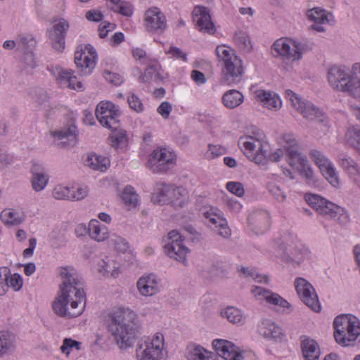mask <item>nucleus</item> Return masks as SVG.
<instances>
[{
	"mask_svg": "<svg viewBox=\"0 0 360 360\" xmlns=\"http://www.w3.org/2000/svg\"><path fill=\"white\" fill-rule=\"evenodd\" d=\"M122 199L129 210L136 208L139 205L138 194L131 186H127L124 188Z\"/></svg>",
	"mask_w": 360,
	"mask_h": 360,
	"instance_id": "ea45409f",
	"label": "nucleus"
},
{
	"mask_svg": "<svg viewBox=\"0 0 360 360\" xmlns=\"http://www.w3.org/2000/svg\"><path fill=\"white\" fill-rule=\"evenodd\" d=\"M189 360H217L216 354L205 349L201 346L191 349L187 354Z\"/></svg>",
	"mask_w": 360,
	"mask_h": 360,
	"instance_id": "e433bc0d",
	"label": "nucleus"
},
{
	"mask_svg": "<svg viewBox=\"0 0 360 360\" xmlns=\"http://www.w3.org/2000/svg\"><path fill=\"white\" fill-rule=\"evenodd\" d=\"M185 190L181 187H175L172 185V191L169 192L170 196L168 204H172L174 206L183 207L185 204V200L183 199Z\"/></svg>",
	"mask_w": 360,
	"mask_h": 360,
	"instance_id": "79ce46f5",
	"label": "nucleus"
},
{
	"mask_svg": "<svg viewBox=\"0 0 360 360\" xmlns=\"http://www.w3.org/2000/svg\"><path fill=\"white\" fill-rule=\"evenodd\" d=\"M221 315L230 323L237 326H243L246 323V316L239 309L234 307H228L221 310Z\"/></svg>",
	"mask_w": 360,
	"mask_h": 360,
	"instance_id": "7c9ffc66",
	"label": "nucleus"
},
{
	"mask_svg": "<svg viewBox=\"0 0 360 360\" xmlns=\"http://www.w3.org/2000/svg\"><path fill=\"white\" fill-rule=\"evenodd\" d=\"M70 24L64 18H59L53 22L52 26L47 30L48 37L53 48L62 52L65 47V37Z\"/></svg>",
	"mask_w": 360,
	"mask_h": 360,
	"instance_id": "4468645a",
	"label": "nucleus"
},
{
	"mask_svg": "<svg viewBox=\"0 0 360 360\" xmlns=\"http://www.w3.org/2000/svg\"><path fill=\"white\" fill-rule=\"evenodd\" d=\"M205 217L207 222L213 225L212 228L215 229V231L219 236L224 238H227L231 236V229L228 226L227 221L224 218L217 214L210 213V212L205 213Z\"/></svg>",
	"mask_w": 360,
	"mask_h": 360,
	"instance_id": "393cba45",
	"label": "nucleus"
},
{
	"mask_svg": "<svg viewBox=\"0 0 360 360\" xmlns=\"http://www.w3.org/2000/svg\"><path fill=\"white\" fill-rule=\"evenodd\" d=\"M301 347L304 360H319L321 351L314 340L304 338L302 340Z\"/></svg>",
	"mask_w": 360,
	"mask_h": 360,
	"instance_id": "a878e982",
	"label": "nucleus"
},
{
	"mask_svg": "<svg viewBox=\"0 0 360 360\" xmlns=\"http://www.w3.org/2000/svg\"><path fill=\"white\" fill-rule=\"evenodd\" d=\"M305 200L311 207L327 219H336L342 215L343 210L340 207L318 195H306Z\"/></svg>",
	"mask_w": 360,
	"mask_h": 360,
	"instance_id": "9d476101",
	"label": "nucleus"
},
{
	"mask_svg": "<svg viewBox=\"0 0 360 360\" xmlns=\"http://www.w3.org/2000/svg\"><path fill=\"white\" fill-rule=\"evenodd\" d=\"M294 167L299 172L300 174L304 178L307 184L314 185L316 183L314 172L310 167L307 159Z\"/></svg>",
	"mask_w": 360,
	"mask_h": 360,
	"instance_id": "58836bf2",
	"label": "nucleus"
},
{
	"mask_svg": "<svg viewBox=\"0 0 360 360\" xmlns=\"http://www.w3.org/2000/svg\"><path fill=\"white\" fill-rule=\"evenodd\" d=\"M51 72L61 87H68L77 91H82L83 89V84L82 82H77V86H75L74 83H72V81L76 80V76L73 75L72 70L56 67L52 68Z\"/></svg>",
	"mask_w": 360,
	"mask_h": 360,
	"instance_id": "6ab92c4d",
	"label": "nucleus"
},
{
	"mask_svg": "<svg viewBox=\"0 0 360 360\" xmlns=\"http://www.w3.org/2000/svg\"><path fill=\"white\" fill-rule=\"evenodd\" d=\"M31 184L33 190L36 192L44 190L49 179L45 169L39 164H34L31 169Z\"/></svg>",
	"mask_w": 360,
	"mask_h": 360,
	"instance_id": "b1692460",
	"label": "nucleus"
},
{
	"mask_svg": "<svg viewBox=\"0 0 360 360\" xmlns=\"http://www.w3.org/2000/svg\"><path fill=\"white\" fill-rule=\"evenodd\" d=\"M98 271L103 276L116 277L119 274L118 267H116L113 261L101 260L99 263Z\"/></svg>",
	"mask_w": 360,
	"mask_h": 360,
	"instance_id": "c03bdc74",
	"label": "nucleus"
},
{
	"mask_svg": "<svg viewBox=\"0 0 360 360\" xmlns=\"http://www.w3.org/2000/svg\"><path fill=\"white\" fill-rule=\"evenodd\" d=\"M164 240L165 242L164 245L165 252L170 258L186 265V255L188 252V248L184 244V239L181 234L177 231L172 230L168 233Z\"/></svg>",
	"mask_w": 360,
	"mask_h": 360,
	"instance_id": "0eeeda50",
	"label": "nucleus"
},
{
	"mask_svg": "<svg viewBox=\"0 0 360 360\" xmlns=\"http://www.w3.org/2000/svg\"><path fill=\"white\" fill-rule=\"evenodd\" d=\"M267 189L276 200L279 202H283L285 200L286 196L284 191L274 183L268 184Z\"/></svg>",
	"mask_w": 360,
	"mask_h": 360,
	"instance_id": "bf43d9fd",
	"label": "nucleus"
},
{
	"mask_svg": "<svg viewBox=\"0 0 360 360\" xmlns=\"http://www.w3.org/2000/svg\"><path fill=\"white\" fill-rule=\"evenodd\" d=\"M240 271L246 278H252L258 283H267L269 282V278L266 276L258 274L254 269L242 267Z\"/></svg>",
	"mask_w": 360,
	"mask_h": 360,
	"instance_id": "8fccbe9b",
	"label": "nucleus"
},
{
	"mask_svg": "<svg viewBox=\"0 0 360 360\" xmlns=\"http://www.w3.org/2000/svg\"><path fill=\"white\" fill-rule=\"evenodd\" d=\"M7 284V290H8V288L11 287L13 289L14 291H18L20 290L23 284V280L22 276L18 274L15 273L13 275H10L8 276Z\"/></svg>",
	"mask_w": 360,
	"mask_h": 360,
	"instance_id": "4d7b16f0",
	"label": "nucleus"
},
{
	"mask_svg": "<svg viewBox=\"0 0 360 360\" xmlns=\"http://www.w3.org/2000/svg\"><path fill=\"white\" fill-rule=\"evenodd\" d=\"M307 15L309 20L316 23H326L329 22L328 18V13L319 8L309 10Z\"/></svg>",
	"mask_w": 360,
	"mask_h": 360,
	"instance_id": "37998d69",
	"label": "nucleus"
},
{
	"mask_svg": "<svg viewBox=\"0 0 360 360\" xmlns=\"http://www.w3.org/2000/svg\"><path fill=\"white\" fill-rule=\"evenodd\" d=\"M85 165L94 170L105 172L110 165L108 158L96 154H89L84 161Z\"/></svg>",
	"mask_w": 360,
	"mask_h": 360,
	"instance_id": "473e14b6",
	"label": "nucleus"
},
{
	"mask_svg": "<svg viewBox=\"0 0 360 360\" xmlns=\"http://www.w3.org/2000/svg\"><path fill=\"white\" fill-rule=\"evenodd\" d=\"M295 287L302 302L315 312L321 309L318 296L311 284L303 278H297Z\"/></svg>",
	"mask_w": 360,
	"mask_h": 360,
	"instance_id": "f8f14e48",
	"label": "nucleus"
},
{
	"mask_svg": "<svg viewBox=\"0 0 360 360\" xmlns=\"http://www.w3.org/2000/svg\"><path fill=\"white\" fill-rule=\"evenodd\" d=\"M16 347V337L10 332L0 333V356L13 352Z\"/></svg>",
	"mask_w": 360,
	"mask_h": 360,
	"instance_id": "2f4dec72",
	"label": "nucleus"
},
{
	"mask_svg": "<svg viewBox=\"0 0 360 360\" xmlns=\"http://www.w3.org/2000/svg\"><path fill=\"white\" fill-rule=\"evenodd\" d=\"M114 132L111 136L112 138V146L113 147H119L121 144H123L126 141V131L122 129H117L112 130Z\"/></svg>",
	"mask_w": 360,
	"mask_h": 360,
	"instance_id": "052dcab7",
	"label": "nucleus"
},
{
	"mask_svg": "<svg viewBox=\"0 0 360 360\" xmlns=\"http://www.w3.org/2000/svg\"><path fill=\"white\" fill-rule=\"evenodd\" d=\"M52 194L53 198L57 200H70L71 187L58 185L53 190Z\"/></svg>",
	"mask_w": 360,
	"mask_h": 360,
	"instance_id": "864d4df0",
	"label": "nucleus"
},
{
	"mask_svg": "<svg viewBox=\"0 0 360 360\" xmlns=\"http://www.w3.org/2000/svg\"><path fill=\"white\" fill-rule=\"evenodd\" d=\"M234 41L236 46L243 51L249 52L252 49L250 40L248 34L243 32L239 31L236 32Z\"/></svg>",
	"mask_w": 360,
	"mask_h": 360,
	"instance_id": "a18cd8bd",
	"label": "nucleus"
},
{
	"mask_svg": "<svg viewBox=\"0 0 360 360\" xmlns=\"http://www.w3.org/2000/svg\"><path fill=\"white\" fill-rule=\"evenodd\" d=\"M193 20L199 31L209 34L216 32L208 9L205 6H198L193 11Z\"/></svg>",
	"mask_w": 360,
	"mask_h": 360,
	"instance_id": "dca6fc26",
	"label": "nucleus"
},
{
	"mask_svg": "<svg viewBox=\"0 0 360 360\" xmlns=\"http://www.w3.org/2000/svg\"><path fill=\"white\" fill-rule=\"evenodd\" d=\"M226 187L229 192L238 197L243 196L245 193L244 187L240 182L230 181L226 184Z\"/></svg>",
	"mask_w": 360,
	"mask_h": 360,
	"instance_id": "e2e57ef3",
	"label": "nucleus"
},
{
	"mask_svg": "<svg viewBox=\"0 0 360 360\" xmlns=\"http://www.w3.org/2000/svg\"><path fill=\"white\" fill-rule=\"evenodd\" d=\"M59 274L62 283L60 292L53 302V311L61 317L78 316L84 311L86 303L82 281L73 269L67 267H60Z\"/></svg>",
	"mask_w": 360,
	"mask_h": 360,
	"instance_id": "f257e3e1",
	"label": "nucleus"
},
{
	"mask_svg": "<svg viewBox=\"0 0 360 360\" xmlns=\"http://www.w3.org/2000/svg\"><path fill=\"white\" fill-rule=\"evenodd\" d=\"M1 221L5 224L17 226L24 221V217L20 213L13 209L6 208L0 214Z\"/></svg>",
	"mask_w": 360,
	"mask_h": 360,
	"instance_id": "c9c22d12",
	"label": "nucleus"
},
{
	"mask_svg": "<svg viewBox=\"0 0 360 360\" xmlns=\"http://www.w3.org/2000/svg\"><path fill=\"white\" fill-rule=\"evenodd\" d=\"M243 99L244 96L240 91L231 89L224 93L222 96V103L227 108L233 109L239 106Z\"/></svg>",
	"mask_w": 360,
	"mask_h": 360,
	"instance_id": "f704fd0d",
	"label": "nucleus"
},
{
	"mask_svg": "<svg viewBox=\"0 0 360 360\" xmlns=\"http://www.w3.org/2000/svg\"><path fill=\"white\" fill-rule=\"evenodd\" d=\"M103 77L108 82L116 86L120 85L123 82V78L120 75L108 70L104 71Z\"/></svg>",
	"mask_w": 360,
	"mask_h": 360,
	"instance_id": "0e129e2a",
	"label": "nucleus"
},
{
	"mask_svg": "<svg viewBox=\"0 0 360 360\" xmlns=\"http://www.w3.org/2000/svg\"><path fill=\"white\" fill-rule=\"evenodd\" d=\"M11 270L6 266L0 267V295H4L7 292V284Z\"/></svg>",
	"mask_w": 360,
	"mask_h": 360,
	"instance_id": "6e6d98bb",
	"label": "nucleus"
},
{
	"mask_svg": "<svg viewBox=\"0 0 360 360\" xmlns=\"http://www.w3.org/2000/svg\"><path fill=\"white\" fill-rule=\"evenodd\" d=\"M50 133L51 136L58 140L66 139L70 141H75L77 136V127L73 124H70L67 127H64L61 129L51 131Z\"/></svg>",
	"mask_w": 360,
	"mask_h": 360,
	"instance_id": "4c0bfd02",
	"label": "nucleus"
},
{
	"mask_svg": "<svg viewBox=\"0 0 360 360\" xmlns=\"http://www.w3.org/2000/svg\"><path fill=\"white\" fill-rule=\"evenodd\" d=\"M112 10L121 13L124 16H131L133 13L132 5L127 1H122L116 8H112Z\"/></svg>",
	"mask_w": 360,
	"mask_h": 360,
	"instance_id": "69168bd1",
	"label": "nucleus"
},
{
	"mask_svg": "<svg viewBox=\"0 0 360 360\" xmlns=\"http://www.w3.org/2000/svg\"><path fill=\"white\" fill-rule=\"evenodd\" d=\"M249 226L256 234L264 233L270 226V215L267 211L258 210L248 218Z\"/></svg>",
	"mask_w": 360,
	"mask_h": 360,
	"instance_id": "412c9836",
	"label": "nucleus"
},
{
	"mask_svg": "<svg viewBox=\"0 0 360 360\" xmlns=\"http://www.w3.org/2000/svg\"><path fill=\"white\" fill-rule=\"evenodd\" d=\"M286 96L290 101L292 105L302 113L307 119L323 123L326 116L318 108H316L311 103L302 101L292 91H286Z\"/></svg>",
	"mask_w": 360,
	"mask_h": 360,
	"instance_id": "1a4fd4ad",
	"label": "nucleus"
},
{
	"mask_svg": "<svg viewBox=\"0 0 360 360\" xmlns=\"http://www.w3.org/2000/svg\"><path fill=\"white\" fill-rule=\"evenodd\" d=\"M258 330L260 335L272 340L280 339L283 335L281 328L268 319L261 322Z\"/></svg>",
	"mask_w": 360,
	"mask_h": 360,
	"instance_id": "cd10ccee",
	"label": "nucleus"
},
{
	"mask_svg": "<svg viewBox=\"0 0 360 360\" xmlns=\"http://www.w3.org/2000/svg\"><path fill=\"white\" fill-rule=\"evenodd\" d=\"M107 324L108 332L121 349L134 345L141 328L138 315L124 307L115 308L108 314Z\"/></svg>",
	"mask_w": 360,
	"mask_h": 360,
	"instance_id": "f03ea898",
	"label": "nucleus"
},
{
	"mask_svg": "<svg viewBox=\"0 0 360 360\" xmlns=\"http://www.w3.org/2000/svg\"><path fill=\"white\" fill-rule=\"evenodd\" d=\"M163 346L164 337L161 333H156L152 340L149 338H142L136 350V357L138 360H160Z\"/></svg>",
	"mask_w": 360,
	"mask_h": 360,
	"instance_id": "423d86ee",
	"label": "nucleus"
},
{
	"mask_svg": "<svg viewBox=\"0 0 360 360\" xmlns=\"http://www.w3.org/2000/svg\"><path fill=\"white\" fill-rule=\"evenodd\" d=\"M110 240L115 248L119 252H124L129 248V243L121 236L113 234L110 236Z\"/></svg>",
	"mask_w": 360,
	"mask_h": 360,
	"instance_id": "13d9d810",
	"label": "nucleus"
},
{
	"mask_svg": "<svg viewBox=\"0 0 360 360\" xmlns=\"http://www.w3.org/2000/svg\"><path fill=\"white\" fill-rule=\"evenodd\" d=\"M255 96L263 105L269 109L278 110L281 107L280 98L275 94L264 90H258L255 92Z\"/></svg>",
	"mask_w": 360,
	"mask_h": 360,
	"instance_id": "bb28decb",
	"label": "nucleus"
},
{
	"mask_svg": "<svg viewBox=\"0 0 360 360\" xmlns=\"http://www.w3.org/2000/svg\"><path fill=\"white\" fill-rule=\"evenodd\" d=\"M340 165L350 175H356L358 173L356 163L350 157L345 155H341L340 157Z\"/></svg>",
	"mask_w": 360,
	"mask_h": 360,
	"instance_id": "de8ad7c7",
	"label": "nucleus"
},
{
	"mask_svg": "<svg viewBox=\"0 0 360 360\" xmlns=\"http://www.w3.org/2000/svg\"><path fill=\"white\" fill-rule=\"evenodd\" d=\"M89 53L90 57L79 51H76L75 53V63L78 68L81 69L80 72L82 75H90L96 64V51L90 50Z\"/></svg>",
	"mask_w": 360,
	"mask_h": 360,
	"instance_id": "5701e85b",
	"label": "nucleus"
},
{
	"mask_svg": "<svg viewBox=\"0 0 360 360\" xmlns=\"http://www.w3.org/2000/svg\"><path fill=\"white\" fill-rule=\"evenodd\" d=\"M137 288L143 296H153L160 291V287L155 274L141 276L137 281Z\"/></svg>",
	"mask_w": 360,
	"mask_h": 360,
	"instance_id": "4be33fe9",
	"label": "nucleus"
},
{
	"mask_svg": "<svg viewBox=\"0 0 360 360\" xmlns=\"http://www.w3.org/2000/svg\"><path fill=\"white\" fill-rule=\"evenodd\" d=\"M348 143L360 153V128L352 127L346 133Z\"/></svg>",
	"mask_w": 360,
	"mask_h": 360,
	"instance_id": "a19ab883",
	"label": "nucleus"
},
{
	"mask_svg": "<svg viewBox=\"0 0 360 360\" xmlns=\"http://www.w3.org/2000/svg\"><path fill=\"white\" fill-rule=\"evenodd\" d=\"M176 155L167 148H161L153 150L149 159L154 172L165 173L175 165Z\"/></svg>",
	"mask_w": 360,
	"mask_h": 360,
	"instance_id": "ddd939ff",
	"label": "nucleus"
},
{
	"mask_svg": "<svg viewBox=\"0 0 360 360\" xmlns=\"http://www.w3.org/2000/svg\"><path fill=\"white\" fill-rule=\"evenodd\" d=\"M287 261L291 263L300 264L304 257L306 252L300 248H290L286 251Z\"/></svg>",
	"mask_w": 360,
	"mask_h": 360,
	"instance_id": "603ef678",
	"label": "nucleus"
},
{
	"mask_svg": "<svg viewBox=\"0 0 360 360\" xmlns=\"http://www.w3.org/2000/svg\"><path fill=\"white\" fill-rule=\"evenodd\" d=\"M89 193V189L87 186L82 187H71V197L70 200H81L87 196Z\"/></svg>",
	"mask_w": 360,
	"mask_h": 360,
	"instance_id": "680f3d73",
	"label": "nucleus"
},
{
	"mask_svg": "<svg viewBox=\"0 0 360 360\" xmlns=\"http://www.w3.org/2000/svg\"><path fill=\"white\" fill-rule=\"evenodd\" d=\"M293 47V60H300L302 57V54L311 49V46L304 41H292Z\"/></svg>",
	"mask_w": 360,
	"mask_h": 360,
	"instance_id": "3c124183",
	"label": "nucleus"
},
{
	"mask_svg": "<svg viewBox=\"0 0 360 360\" xmlns=\"http://www.w3.org/2000/svg\"><path fill=\"white\" fill-rule=\"evenodd\" d=\"M128 103L129 107L137 112H141L143 110V104L141 100L135 94H131L128 97Z\"/></svg>",
	"mask_w": 360,
	"mask_h": 360,
	"instance_id": "338daca9",
	"label": "nucleus"
},
{
	"mask_svg": "<svg viewBox=\"0 0 360 360\" xmlns=\"http://www.w3.org/2000/svg\"><path fill=\"white\" fill-rule=\"evenodd\" d=\"M218 58L224 62L222 80L228 85L236 84L242 79L244 72L242 60L234 54L233 50L224 45L216 49Z\"/></svg>",
	"mask_w": 360,
	"mask_h": 360,
	"instance_id": "39448f33",
	"label": "nucleus"
},
{
	"mask_svg": "<svg viewBox=\"0 0 360 360\" xmlns=\"http://www.w3.org/2000/svg\"><path fill=\"white\" fill-rule=\"evenodd\" d=\"M172 110V105L167 101H164L158 106L157 111L163 118L167 119L169 117Z\"/></svg>",
	"mask_w": 360,
	"mask_h": 360,
	"instance_id": "774afa93",
	"label": "nucleus"
},
{
	"mask_svg": "<svg viewBox=\"0 0 360 360\" xmlns=\"http://www.w3.org/2000/svg\"><path fill=\"white\" fill-rule=\"evenodd\" d=\"M265 135L261 130H256L252 132L251 135L243 136L239 140V144L255 155L257 162H261L265 158V151L263 150Z\"/></svg>",
	"mask_w": 360,
	"mask_h": 360,
	"instance_id": "9b49d317",
	"label": "nucleus"
},
{
	"mask_svg": "<svg viewBox=\"0 0 360 360\" xmlns=\"http://www.w3.org/2000/svg\"><path fill=\"white\" fill-rule=\"evenodd\" d=\"M334 338L343 347L360 342V321L350 314L338 316L333 321Z\"/></svg>",
	"mask_w": 360,
	"mask_h": 360,
	"instance_id": "20e7f679",
	"label": "nucleus"
},
{
	"mask_svg": "<svg viewBox=\"0 0 360 360\" xmlns=\"http://www.w3.org/2000/svg\"><path fill=\"white\" fill-rule=\"evenodd\" d=\"M284 147L288 158V164L294 167L307 160V158L299 150V144L292 134H285L283 136Z\"/></svg>",
	"mask_w": 360,
	"mask_h": 360,
	"instance_id": "f3484780",
	"label": "nucleus"
},
{
	"mask_svg": "<svg viewBox=\"0 0 360 360\" xmlns=\"http://www.w3.org/2000/svg\"><path fill=\"white\" fill-rule=\"evenodd\" d=\"M309 155L314 163L318 166L320 171L324 167H328L332 162L323 154L322 152L316 149L310 150Z\"/></svg>",
	"mask_w": 360,
	"mask_h": 360,
	"instance_id": "49530a36",
	"label": "nucleus"
},
{
	"mask_svg": "<svg viewBox=\"0 0 360 360\" xmlns=\"http://www.w3.org/2000/svg\"><path fill=\"white\" fill-rule=\"evenodd\" d=\"M321 172L324 177L333 186L336 188L338 187V175L332 163L329 165L328 167H324L322 170H321Z\"/></svg>",
	"mask_w": 360,
	"mask_h": 360,
	"instance_id": "09e8293b",
	"label": "nucleus"
},
{
	"mask_svg": "<svg viewBox=\"0 0 360 360\" xmlns=\"http://www.w3.org/2000/svg\"><path fill=\"white\" fill-rule=\"evenodd\" d=\"M144 27L150 33L162 34L167 28L164 13L157 7L148 8L145 13Z\"/></svg>",
	"mask_w": 360,
	"mask_h": 360,
	"instance_id": "2eb2a0df",
	"label": "nucleus"
},
{
	"mask_svg": "<svg viewBox=\"0 0 360 360\" xmlns=\"http://www.w3.org/2000/svg\"><path fill=\"white\" fill-rule=\"evenodd\" d=\"M172 191V185L165 183L156 184L155 193L152 196V200L155 203H168L170 196L169 192Z\"/></svg>",
	"mask_w": 360,
	"mask_h": 360,
	"instance_id": "72a5a7b5",
	"label": "nucleus"
},
{
	"mask_svg": "<svg viewBox=\"0 0 360 360\" xmlns=\"http://www.w3.org/2000/svg\"><path fill=\"white\" fill-rule=\"evenodd\" d=\"M89 237L97 241L102 242L108 238L109 233L106 226L96 219H91L89 224Z\"/></svg>",
	"mask_w": 360,
	"mask_h": 360,
	"instance_id": "c756f323",
	"label": "nucleus"
},
{
	"mask_svg": "<svg viewBox=\"0 0 360 360\" xmlns=\"http://www.w3.org/2000/svg\"><path fill=\"white\" fill-rule=\"evenodd\" d=\"M251 292L258 300H264L269 304L280 306L283 308H290L291 307L287 300L281 297L278 294L272 292L269 290H266L259 286H253Z\"/></svg>",
	"mask_w": 360,
	"mask_h": 360,
	"instance_id": "aec40b11",
	"label": "nucleus"
},
{
	"mask_svg": "<svg viewBox=\"0 0 360 360\" xmlns=\"http://www.w3.org/2000/svg\"><path fill=\"white\" fill-rule=\"evenodd\" d=\"M82 342L72 340L71 338H65L63 341V345L60 347L62 353L65 354L68 356L70 352L75 348L79 351L81 349Z\"/></svg>",
	"mask_w": 360,
	"mask_h": 360,
	"instance_id": "5fc2aeb1",
	"label": "nucleus"
},
{
	"mask_svg": "<svg viewBox=\"0 0 360 360\" xmlns=\"http://www.w3.org/2000/svg\"><path fill=\"white\" fill-rule=\"evenodd\" d=\"M328 79L333 89L360 100V63L352 66V74L345 65H334L328 71Z\"/></svg>",
	"mask_w": 360,
	"mask_h": 360,
	"instance_id": "7ed1b4c3",
	"label": "nucleus"
},
{
	"mask_svg": "<svg viewBox=\"0 0 360 360\" xmlns=\"http://www.w3.org/2000/svg\"><path fill=\"white\" fill-rule=\"evenodd\" d=\"M212 345L217 354L225 360L243 359V356L238 348L230 341L217 339L212 342Z\"/></svg>",
	"mask_w": 360,
	"mask_h": 360,
	"instance_id": "a211bd4d",
	"label": "nucleus"
},
{
	"mask_svg": "<svg viewBox=\"0 0 360 360\" xmlns=\"http://www.w3.org/2000/svg\"><path fill=\"white\" fill-rule=\"evenodd\" d=\"M97 120L106 128L116 130L120 128L119 117L120 112L115 104L111 102H101L96 108L95 112Z\"/></svg>",
	"mask_w": 360,
	"mask_h": 360,
	"instance_id": "6e6552de",
	"label": "nucleus"
},
{
	"mask_svg": "<svg viewBox=\"0 0 360 360\" xmlns=\"http://www.w3.org/2000/svg\"><path fill=\"white\" fill-rule=\"evenodd\" d=\"M292 39L281 38L277 39L272 45L271 49L274 50L278 56H281L288 60H293V47L292 45Z\"/></svg>",
	"mask_w": 360,
	"mask_h": 360,
	"instance_id": "c85d7f7f",
	"label": "nucleus"
}]
</instances>
